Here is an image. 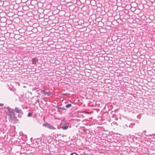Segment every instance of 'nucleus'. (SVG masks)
Here are the masks:
<instances>
[{
  "label": "nucleus",
  "mask_w": 155,
  "mask_h": 155,
  "mask_svg": "<svg viewBox=\"0 0 155 155\" xmlns=\"http://www.w3.org/2000/svg\"><path fill=\"white\" fill-rule=\"evenodd\" d=\"M107 107L108 110V112L107 111V116L109 113L110 114V115H109V117H107V120H108V121L110 122V120H112L115 119L114 116V111H111L110 110V109H112L113 107L112 105L109 106Z\"/></svg>",
  "instance_id": "nucleus-1"
},
{
  "label": "nucleus",
  "mask_w": 155,
  "mask_h": 155,
  "mask_svg": "<svg viewBox=\"0 0 155 155\" xmlns=\"http://www.w3.org/2000/svg\"><path fill=\"white\" fill-rule=\"evenodd\" d=\"M115 5H108L107 4V16H112L114 12V8Z\"/></svg>",
  "instance_id": "nucleus-2"
},
{
  "label": "nucleus",
  "mask_w": 155,
  "mask_h": 155,
  "mask_svg": "<svg viewBox=\"0 0 155 155\" xmlns=\"http://www.w3.org/2000/svg\"><path fill=\"white\" fill-rule=\"evenodd\" d=\"M112 132H109V134H107V146L110 147V142H113L114 141L113 136H112Z\"/></svg>",
  "instance_id": "nucleus-3"
},
{
  "label": "nucleus",
  "mask_w": 155,
  "mask_h": 155,
  "mask_svg": "<svg viewBox=\"0 0 155 155\" xmlns=\"http://www.w3.org/2000/svg\"><path fill=\"white\" fill-rule=\"evenodd\" d=\"M8 116H9L8 119L9 121H16L17 120L16 117L15 116V114L14 112H10Z\"/></svg>",
  "instance_id": "nucleus-4"
},
{
  "label": "nucleus",
  "mask_w": 155,
  "mask_h": 155,
  "mask_svg": "<svg viewBox=\"0 0 155 155\" xmlns=\"http://www.w3.org/2000/svg\"><path fill=\"white\" fill-rule=\"evenodd\" d=\"M107 87L108 86V83H113L112 80L114 78L113 75V74L110 72H109L110 73H107Z\"/></svg>",
  "instance_id": "nucleus-5"
},
{
  "label": "nucleus",
  "mask_w": 155,
  "mask_h": 155,
  "mask_svg": "<svg viewBox=\"0 0 155 155\" xmlns=\"http://www.w3.org/2000/svg\"><path fill=\"white\" fill-rule=\"evenodd\" d=\"M114 58L111 59L107 58V68H112L114 67V64H113Z\"/></svg>",
  "instance_id": "nucleus-6"
},
{
  "label": "nucleus",
  "mask_w": 155,
  "mask_h": 155,
  "mask_svg": "<svg viewBox=\"0 0 155 155\" xmlns=\"http://www.w3.org/2000/svg\"><path fill=\"white\" fill-rule=\"evenodd\" d=\"M42 125L43 127L48 128L51 130L56 129V128L54 127L53 125L48 123H46L43 124Z\"/></svg>",
  "instance_id": "nucleus-7"
},
{
  "label": "nucleus",
  "mask_w": 155,
  "mask_h": 155,
  "mask_svg": "<svg viewBox=\"0 0 155 155\" xmlns=\"http://www.w3.org/2000/svg\"><path fill=\"white\" fill-rule=\"evenodd\" d=\"M46 91H48L47 89L41 90V92L42 94H44L45 95H47L48 96H49L51 95V93L50 91H48L46 92Z\"/></svg>",
  "instance_id": "nucleus-8"
},
{
  "label": "nucleus",
  "mask_w": 155,
  "mask_h": 155,
  "mask_svg": "<svg viewBox=\"0 0 155 155\" xmlns=\"http://www.w3.org/2000/svg\"><path fill=\"white\" fill-rule=\"evenodd\" d=\"M114 42L113 41L110 42V43L107 44V50L112 51L114 48V46L113 45Z\"/></svg>",
  "instance_id": "nucleus-9"
},
{
  "label": "nucleus",
  "mask_w": 155,
  "mask_h": 155,
  "mask_svg": "<svg viewBox=\"0 0 155 155\" xmlns=\"http://www.w3.org/2000/svg\"><path fill=\"white\" fill-rule=\"evenodd\" d=\"M114 88V87H113L112 85L108 86V87H107V91L109 92V93H114L115 91Z\"/></svg>",
  "instance_id": "nucleus-10"
},
{
  "label": "nucleus",
  "mask_w": 155,
  "mask_h": 155,
  "mask_svg": "<svg viewBox=\"0 0 155 155\" xmlns=\"http://www.w3.org/2000/svg\"><path fill=\"white\" fill-rule=\"evenodd\" d=\"M54 107H55L58 110H57V111L59 112H61L60 110H66V109L64 107H61L59 106L58 104H57L56 105H53Z\"/></svg>",
  "instance_id": "nucleus-11"
},
{
  "label": "nucleus",
  "mask_w": 155,
  "mask_h": 155,
  "mask_svg": "<svg viewBox=\"0 0 155 155\" xmlns=\"http://www.w3.org/2000/svg\"><path fill=\"white\" fill-rule=\"evenodd\" d=\"M109 92L107 91V105L111 102V100L113 99L112 94H108Z\"/></svg>",
  "instance_id": "nucleus-12"
},
{
  "label": "nucleus",
  "mask_w": 155,
  "mask_h": 155,
  "mask_svg": "<svg viewBox=\"0 0 155 155\" xmlns=\"http://www.w3.org/2000/svg\"><path fill=\"white\" fill-rule=\"evenodd\" d=\"M112 26H108L107 24V30H108L109 31H107V33H108L109 34H110V35H113L114 32L113 30L112 29Z\"/></svg>",
  "instance_id": "nucleus-13"
},
{
  "label": "nucleus",
  "mask_w": 155,
  "mask_h": 155,
  "mask_svg": "<svg viewBox=\"0 0 155 155\" xmlns=\"http://www.w3.org/2000/svg\"><path fill=\"white\" fill-rule=\"evenodd\" d=\"M14 111H15L16 113L21 114H23V112L21 109L19 108L15 107Z\"/></svg>",
  "instance_id": "nucleus-14"
},
{
  "label": "nucleus",
  "mask_w": 155,
  "mask_h": 155,
  "mask_svg": "<svg viewBox=\"0 0 155 155\" xmlns=\"http://www.w3.org/2000/svg\"><path fill=\"white\" fill-rule=\"evenodd\" d=\"M113 35H110L109 36H108L107 38V44H109L110 43V42L113 41H114L113 39Z\"/></svg>",
  "instance_id": "nucleus-15"
},
{
  "label": "nucleus",
  "mask_w": 155,
  "mask_h": 155,
  "mask_svg": "<svg viewBox=\"0 0 155 155\" xmlns=\"http://www.w3.org/2000/svg\"><path fill=\"white\" fill-rule=\"evenodd\" d=\"M87 129H85L84 127H81L80 128L79 131L82 134H85L86 133Z\"/></svg>",
  "instance_id": "nucleus-16"
},
{
  "label": "nucleus",
  "mask_w": 155,
  "mask_h": 155,
  "mask_svg": "<svg viewBox=\"0 0 155 155\" xmlns=\"http://www.w3.org/2000/svg\"><path fill=\"white\" fill-rule=\"evenodd\" d=\"M107 2L108 5L116 4L115 0H107Z\"/></svg>",
  "instance_id": "nucleus-17"
},
{
  "label": "nucleus",
  "mask_w": 155,
  "mask_h": 155,
  "mask_svg": "<svg viewBox=\"0 0 155 155\" xmlns=\"http://www.w3.org/2000/svg\"><path fill=\"white\" fill-rule=\"evenodd\" d=\"M114 55L112 54H109L108 53V50H107V58L111 59L113 58Z\"/></svg>",
  "instance_id": "nucleus-18"
},
{
  "label": "nucleus",
  "mask_w": 155,
  "mask_h": 155,
  "mask_svg": "<svg viewBox=\"0 0 155 155\" xmlns=\"http://www.w3.org/2000/svg\"><path fill=\"white\" fill-rule=\"evenodd\" d=\"M112 149L109 148L108 149H107V155H114L112 152L111 151Z\"/></svg>",
  "instance_id": "nucleus-19"
},
{
  "label": "nucleus",
  "mask_w": 155,
  "mask_h": 155,
  "mask_svg": "<svg viewBox=\"0 0 155 155\" xmlns=\"http://www.w3.org/2000/svg\"><path fill=\"white\" fill-rule=\"evenodd\" d=\"M21 35H15L14 36V38L16 39H19L21 40H22L21 38L22 37L21 36Z\"/></svg>",
  "instance_id": "nucleus-20"
},
{
  "label": "nucleus",
  "mask_w": 155,
  "mask_h": 155,
  "mask_svg": "<svg viewBox=\"0 0 155 155\" xmlns=\"http://www.w3.org/2000/svg\"><path fill=\"white\" fill-rule=\"evenodd\" d=\"M114 19V16H108L107 18V21L112 22Z\"/></svg>",
  "instance_id": "nucleus-21"
},
{
  "label": "nucleus",
  "mask_w": 155,
  "mask_h": 155,
  "mask_svg": "<svg viewBox=\"0 0 155 155\" xmlns=\"http://www.w3.org/2000/svg\"><path fill=\"white\" fill-rule=\"evenodd\" d=\"M111 120L113 121V120H110V122H111ZM109 122L110 123L108 124V126H109L110 125L111 126H114V127L115 126H117L118 125L116 122H113L110 124V122L109 121Z\"/></svg>",
  "instance_id": "nucleus-22"
},
{
  "label": "nucleus",
  "mask_w": 155,
  "mask_h": 155,
  "mask_svg": "<svg viewBox=\"0 0 155 155\" xmlns=\"http://www.w3.org/2000/svg\"><path fill=\"white\" fill-rule=\"evenodd\" d=\"M61 128L62 129L65 130L68 128V126L66 124H64L62 126Z\"/></svg>",
  "instance_id": "nucleus-23"
},
{
  "label": "nucleus",
  "mask_w": 155,
  "mask_h": 155,
  "mask_svg": "<svg viewBox=\"0 0 155 155\" xmlns=\"http://www.w3.org/2000/svg\"><path fill=\"white\" fill-rule=\"evenodd\" d=\"M6 108L7 109L8 111L9 112V114L10 113V112H13V111H14V109L11 110V108L9 107H6Z\"/></svg>",
  "instance_id": "nucleus-24"
},
{
  "label": "nucleus",
  "mask_w": 155,
  "mask_h": 155,
  "mask_svg": "<svg viewBox=\"0 0 155 155\" xmlns=\"http://www.w3.org/2000/svg\"><path fill=\"white\" fill-rule=\"evenodd\" d=\"M37 61V59L36 58H33L31 60V61L32 62V64H35L36 63Z\"/></svg>",
  "instance_id": "nucleus-25"
},
{
  "label": "nucleus",
  "mask_w": 155,
  "mask_h": 155,
  "mask_svg": "<svg viewBox=\"0 0 155 155\" xmlns=\"http://www.w3.org/2000/svg\"><path fill=\"white\" fill-rule=\"evenodd\" d=\"M72 106L71 104H68L66 105L65 107L66 108H69Z\"/></svg>",
  "instance_id": "nucleus-26"
},
{
  "label": "nucleus",
  "mask_w": 155,
  "mask_h": 155,
  "mask_svg": "<svg viewBox=\"0 0 155 155\" xmlns=\"http://www.w3.org/2000/svg\"><path fill=\"white\" fill-rule=\"evenodd\" d=\"M135 123H131L130 125H129V127H131L132 128L133 127Z\"/></svg>",
  "instance_id": "nucleus-27"
},
{
  "label": "nucleus",
  "mask_w": 155,
  "mask_h": 155,
  "mask_svg": "<svg viewBox=\"0 0 155 155\" xmlns=\"http://www.w3.org/2000/svg\"><path fill=\"white\" fill-rule=\"evenodd\" d=\"M107 25L108 26H112V22H107Z\"/></svg>",
  "instance_id": "nucleus-28"
},
{
  "label": "nucleus",
  "mask_w": 155,
  "mask_h": 155,
  "mask_svg": "<svg viewBox=\"0 0 155 155\" xmlns=\"http://www.w3.org/2000/svg\"><path fill=\"white\" fill-rule=\"evenodd\" d=\"M32 113L31 112H29L28 113V117H30L32 116Z\"/></svg>",
  "instance_id": "nucleus-29"
},
{
  "label": "nucleus",
  "mask_w": 155,
  "mask_h": 155,
  "mask_svg": "<svg viewBox=\"0 0 155 155\" xmlns=\"http://www.w3.org/2000/svg\"><path fill=\"white\" fill-rule=\"evenodd\" d=\"M28 7L26 6H24L23 7V9L24 10H26V9H27Z\"/></svg>",
  "instance_id": "nucleus-30"
},
{
  "label": "nucleus",
  "mask_w": 155,
  "mask_h": 155,
  "mask_svg": "<svg viewBox=\"0 0 155 155\" xmlns=\"http://www.w3.org/2000/svg\"><path fill=\"white\" fill-rule=\"evenodd\" d=\"M70 155H78L76 152H73L71 153Z\"/></svg>",
  "instance_id": "nucleus-31"
},
{
  "label": "nucleus",
  "mask_w": 155,
  "mask_h": 155,
  "mask_svg": "<svg viewBox=\"0 0 155 155\" xmlns=\"http://www.w3.org/2000/svg\"><path fill=\"white\" fill-rule=\"evenodd\" d=\"M141 117V115L140 114H139L137 115V118L139 119H140Z\"/></svg>",
  "instance_id": "nucleus-32"
},
{
  "label": "nucleus",
  "mask_w": 155,
  "mask_h": 155,
  "mask_svg": "<svg viewBox=\"0 0 155 155\" xmlns=\"http://www.w3.org/2000/svg\"><path fill=\"white\" fill-rule=\"evenodd\" d=\"M23 114H19L18 115V118H21V115H23Z\"/></svg>",
  "instance_id": "nucleus-33"
},
{
  "label": "nucleus",
  "mask_w": 155,
  "mask_h": 155,
  "mask_svg": "<svg viewBox=\"0 0 155 155\" xmlns=\"http://www.w3.org/2000/svg\"><path fill=\"white\" fill-rule=\"evenodd\" d=\"M108 50V53L109 54H111V53L113 51V50L110 51V50Z\"/></svg>",
  "instance_id": "nucleus-34"
},
{
  "label": "nucleus",
  "mask_w": 155,
  "mask_h": 155,
  "mask_svg": "<svg viewBox=\"0 0 155 155\" xmlns=\"http://www.w3.org/2000/svg\"><path fill=\"white\" fill-rule=\"evenodd\" d=\"M68 94L67 93H64V94H61V95L62 96L64 97V95H66Z\"/></svg>",
  "instance_id": "nucleus-35"
},
{
  "label": "nucleus",
  "mask_w": 155,
  "mask_h": 155,
  "mask_svg": "<svg viewBox=\"0 0 155 155\" xmlns=\"http://www.w3.org/2000/svg\"><path fill=\"white\" fill-rule=\"evenodd\" d=\"M112 83H108V86L107 87H108V86H110V85H112L111 84Z\"/></svg>",
  "instance_id": "nucleus-36"
},
{
  "label": "nucleus",
  "mask_w": 155,
  "mask_h": 155,
  "mask_svg": "<svg viewBox=\"0 0 155 155\" xmlns=\"http://www.w3.org/2000/svg\"><path fill=\"white\" fill-rule=\"evenodd\" d=\"M4 105V104L2 103H0V106H2Z\"/></svg>",
  "instance_id": "nucleus-37"
},
{
  "label": "nucleus",
  "mask_w": 155,
  "mask_h": 155,
  "mask_svg": "<svg viewBox=\"0 0 155 155\" xmlns=\"http://www.w3.org/2000/svg\"><path fill=\"white\" fill-rule=\"evenodd\" d=\"M110 36V34H109L108 33H107V36L108 37V36Z\"/></svg>",
  "instance_id": "nucleus-38"
},
{
  "label": "nucleus",
  "mask_w": 155,
  "mask_h": 155,
  "mask_svg": "<svg viewBox=\"0 0 155 155\" xmlns=\"http://www.w3.org/2000/svg\"><path fill=\"white\" fill-rule=\"evenodd\" d=\"M125 126H126V127H128V125H127V124H126L125 125Z\"/></svg>",
  "instance_id": "nucleus-39"
},
{
  "label": "nucleus",
  "mask_w": 155,
  "mask_h": 155,
  "mask_svg": "<svg viewBox=\"0 0 155 155\" xmlns=\"http://www.w3.org/2000/svg\"><path fill=\"white\" fill-rule=\"evenodd\" d=\"M35 1V2L37 3V1Z\"/></svg>",
  "instance_id": "nucleus-40"
},
{
  "label": "nucleus",
  "mask_w": 155,
  "mask_h": 155,
  "mask_svg": "<svg viewBox=\"0 0 155 155\" xmlns=\"http://www.w3.org/2000/svg\"><path fill=\"white\" fill-rule=\"evenodd\" d=\"M104 11H105V12H106L105 11V7H104Z\"/></svg>",
  "instance_id": "nucleus-41"
},
{
  "label": "nucleus",
  "mask_w": 155,
  "mask_h": 155,
  "mask_svg": "<svg viewBox=\"0 0 155 155\" xmlns=\"http://www.w3.org/2000/svg\"><path fill=\"white\" fill-rule=\"evenodd\" d=\"M54 104H56V103L54 102Z\"/></svg>",
  "instance_id": "nucleus-42"
},
{
  "label": "nucleus",
  "mask_w": 155,
  "mask_h": 155,
  "mask_svg": "<svg viewBox=\"0 0 155 155\" xmlns=\"http://www.w3.org/2000/svg\"><path fill=\"white\" fill-rule=\"evenodd\" d=\"M62 106V104H61V105H59V106Z\"/></svg>",
  "instance_id": "nucleus-43"
},
{
  "label": "nucleus",
  "mask_w": 155,
  "mask_h": 155,
  "mask_svg": "<svg viewBox=\"0 0 155 155\" xmlns=\"http://www.w3.org/2000/svg\"><path fill=\"white\" fill-rule=\"evenodd\" d=\"M106 105H107V104H105V107L106 106Z\"/></svg>",
  "instance_id": "nucleus-44"
},
{
  "label": "nucleus",
  "mask_w": 155,
  "mask_h": 155,
  "mask_svg": "<svg viewBox=\"0 0 155 155\" xmlns=\"http://www.w3.org/2000/svg\"><path fill=\"white\" fill-rule=\"evenodd\" d=\"M144 132H146V130H145Z\"/></svg>",
  "instance_id": "nucleus-45"
},
{
  "label": "nucleus",
  "mask_w": 155,
  "mask_h": 155,
  "mask_svg": "<svg viewBox=\"0 0 155 155\" xmlns=\"http://www.w3.org/2000/svg\"><path fill=\"white\" fill-rule=\"evenodd\" d=\"M117 41H117V42L119 41H118V40H117Z\"/></svg>",
  "instance_id": "nucleus-46"
},
{
  "label": "nucleus",
  "mask_w": 155,
  "mask_h": 155,
  "mask_svg": "<svg viewBox=\"0 0 155 155\" xmlns=\"http://www.w3.org/2000/svg\"><path fill=\"white\" fill-rule=\"evenodd\" d=\"M117 41H117V42L119 41H118V40H117Z\"/></svg>",
  "instance_id": "nucleus-47"
},
{
  "label": "nucleus",
  "mask_w": 155,
  "mask_h": 155,
  "mask_svg": "<svg viewBox=\"0 0 155 155\" xmlns=\"http://www.w3.org/2000/svg\"><path fill=\"white\" fill-rule=\"evenodd\" d=\"M117 41H117V42L119 41H118V40H117Z\"/></svg>",
  "instance_id": "nucleus-48"
},
{
  "label": "nucleus",
  "mask_w": 155,
  "mask_h": 155,
  "mask_svg": "<svg viewBox=\"0 0 155 155\" xmlns=\"http://www.w3.org/2000/svg\"><path fill=\"white\" fill-rule=\"evenodd\" d=\"M48 91H46V92H48Z\"/></svg>",
  "instance_id": "nucleus-49"
},
{
  "label": "nucleus",
  "mask_w": 155,
  "mask_h": 155,
  "mask_svg": "<svg viewBox=\"0 0 155 155\" xmlns=\"http://www.w3.org/2000/svg\"><path fill=\"white\" fill-rule=\"evenodd\" d=\"M124 128H125L124 126Z\"/></svg>",
  "instance_id": "nucleus-50"
},
{
  "label": "nucleus",
  "mask_w": 155,
  "mask_h": 155,
  "mask_svg": "<svg viewBox=\"0 0 155 155\" xmlns=\"http://www.w3.org/2000/svg\"><path fill=\"white\" fill-rule=\"evenodd\" d=\"M21 39H22V40H22V38H21Z\"/></svg>",
  "instance_id": "nucleus-51"
}]
</instances>
